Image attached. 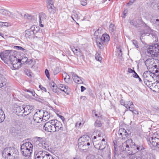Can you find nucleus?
<instances>
[{"label": "nucleus", "mask_w": 159, "mask_h": 159, "mask_svg": "<svg viewBox=\"0 0 159 159\" xmlns=\"http://www.w3.org/2000/svg\"><path fill=\"white\" fill-rule=\"evenodd\" d=\"M130 148L134 151L131 153L133 155L143 149L142 145H139L134 143H133L131 139L127 140L126 142L123 143L121 147L123 150L126 151H129Z\"/></svg>", "instance_id": "nucleus-1"}, {"label": "nucleus", "mask_w": 159, "mask_h": 159, "mask_svg": "<svg viewBox=\"0 0 159 159\" xmlns=\"http://www.w3.org/2000/svg\"><path fill=\"white\" fill-rule=\"evenodd\" d=\"M33 145L30 142H26L24 143L20 148L21 153L25 157L30 156L33 151Z\"/></svg>", "instance_id": "nucleus-2"}, {"label": "nucleus", "mask_w": 159, "mask_h": 159, "mask_svg": "<svg viewBox=\"0 0 159 159\" xmlns=\"http://www.w3.org/2000/svg\"><path fill=\"white\" fill-rule=\"evenodd\" d=\"M89 139V138L87 135L81 136L79 139L78 145L80 150H84L89 148L88 146L90 145Z\"/></svg>", "instance_id": "nucleus-3"}, {"label": "nucleus", "mask_w": 159, "mask_h": 159, "mask_svg": "<svg viewBox=\"0 0 159 159\" xmlns=\"http://www.w3.org/2000/svg\"><path fill=\"white\" fill-rule=\"evenodd\" d=\"M159 53V45L158 44L150 46L147 49V54L152 57H157Z\"/></svg>", "instance_id": "nucleus-4"}, {"label": "nucleus", "mask_w": 159, "mask_h": 159, "mask_svg": "<svg viewBox=\"0 0 159 159\" xmlns=\"http://www.w3.org/2000/svg\"><path fill=\"white\" fill-rule=\"evenodd\" d=\"M58 120H53L47 122L43 125L44 129L47 131L52 132H54L56 128V125Z\"/></svg>", "instance_id": "nucleus-5"}, {"label": "nucleus", "mask_w": 159, "mask_h": 159, "mask_svg": "<svg viewBox=\"0 0 159 159\" xmlns=\"http://www.w3.org/2000/svg\"><path fill=\"white\" fill-rule=\"evenodd\" d=\"M35 159H54L52 156L46 151H40L36 154Z\"/></svg>", "instance_id": "nucleus-6"}, {"label": "nucleus", "mask_w": 159, "mask_h": 159, "mask_svg": "<svg viewBox=\"0 0 159 159\" xmlns=\"http://www.w3.org/2000/svg\"><path fill=\"white\" fill-rule=\"evenodd\" d=\"M9 60L11 61L13 67L15 69L20 68V62L19 59H18L15 55V53L13 52V54L10 55Z\"/></svg>", "instance_id": "nucleus-7"}, {"label": "nucleus", "mask_w": 159, "mask_h": 159, "mask_svg": "<svg viewBox=\"0 0 159 159\" xmlns=\"http://www.w3.org/2000/svg\"><path fill=\"white\" fill-rule=\"evenodd\" d=\"M106 143L105 139L103 138L100 141H94L93 140V143L96 148L100 150H102L105 148L106 147Z\"/></svg>", "instance_id": "nucleus-8"}, {"label": "nucleus", "mask_w": 159, "mask_h": 159, "mask_svg": "<svg viewBox=\"0 0 159 159\" xmlns=\"http://www.w3.org/2000/svg\"><path fill=\"white\" fill-rule=\"evenodd\" d=\"M13 54V51L6 50L2 52L0 54V56L2 60L5 62L9 60L10 55Z\"/></svg>", "instance_id": "nucleus-9"}, {"label": "nucleus", "mask_w": 159, "mask_h": 159, "mask_svg": "<svg viewBox=\"0 0 159 159\" xmlns=\"http://www.w3.org/2000/svg\"><path fill=\"white\" fill-rule=\"evenodd\" d=\"M150 140L153 146L159 147V132L157 131L154 133L152 136L150 138Z\"/></svg>", "instance_id": "nucleus-10"}, {"label": "nucleus", "mask_w": 159, "mask_h": 159, "mask_svg": "<svg viewBox=\"0 0 159 159\" xmlns=\"http://www.w3.org/2000/svg\"><path fill=\"white\" fill-rule=\"evenodd\" d=\"M41 112V111L36 112L34 114L33 117V120L38 124L40 123L43 119Z\"/></svg>", "instance_id": "nucleus-11"}, {"label": "nucleus", "mask_w": 159, "mask_h": 159, "mask_svg": "<svg viewBox=\"0 0 159 159\" xmlns=\"http://www.w3.org/2000/svg\"><path fill=\"white\" fill-rule=\"evenodd\" d=\"M118 134L119 138H121L122 139H125L129 136V134L127 131L124 128L119 129Z\"/></svg>", "instance_id": "nucleus-12"}, {"label": "nucleus", "mask_w": 159, "mask_h": 159, "mask_svg": "<svg viewBox=\"0 0 159 159\" xmlns=\"http://www.w3.org/2000/svg\"><path fill=\"white\" fill-rule=\"evenodd\" d=\"M23 116H25L29 114L33 109L34 107L32 106L26 105L23 106Z\"/></svg>", "instance_id": "nucleus-13"}, {"label": "nucleus", "mask_w": 159, "mask_h": 159, "mask_svg": "<svg viewBox=\"0 0 159 159\" xmlns=\"http://www.w3.org/2000/svg\"><path fill=\"white\" fill-rule=\"evenodd\" d=\"M39 141L40 142L39 143V145H42L43 148L46 150H48L49 149V145L48 142L45 141V139L44 138H38Z\"/></svg>", "instance_id": "nucleus-14"}, {"label": "nucleus", "mask_w": 159, "mask_h": 159, "mask_svg": "<svg viewBox=\"0 0 159 159\" xmlns=\"http://www.w3.org/2000/svg\"><path fill=\"white\" fill-rule=\"evenodd\" d=\"M39 26L41 27L44 26L43 24L46 20V16L43 13H40L39 14Z\"/></svg>", "instance_id": "nucleus-15"}, {"label": "nucleus", "mask_w": 159, "mask_h": 159, "mask_svg": "<svg viewBox=\"0 0 159 159\" xmlns=\"http://www.w3.org/2000/svg\"><path fill=\"white\" fill-rule=\"evenodd\" d=\"M70 74L72 75L73 80L75 83L78 84H81L83 83V79L79 77L75 73L71 72Z\"/></svg>", "instance_id": "nucleus-16"}, {"label": "nucleus", "mask_w": 159, "mask_h": 159, "mask_svg": "<svg viewBox=\"0 0 159 159\" xmlns=\"http://www.w3.org/2000/svg\"><path fill=\"white\" fill-rule=\"evenodd\" d=\"M143 80L145 84H147V82H150V78L152 77L150 72L146 71L144 72L143 75Z\"/></svg>", "instance_id": "nucleus-17"}, {"label": "nucleus", "mask_w": 159, "mask_h": 159, "mask_svg": "<svg viewBox=\"0 0 159 159\" xmlns=\"http://www.w3.org/2000/svg\"><path fill=\"white\" fill-rule=\"evenodd\" d=\"M38 30V28L35 25H33L31 28L30 31H26V36H30L32 34L37 32Z\"/></svg>", "instance_id": "nucleus-18"}, {"label": "nucleus", "mask_w": 159, "mask_h": 159, "mask_svg": "<svg viewBox=\"0 0 159 159\" xmlns=\"http://www.w3.org/2000/svg\"><path fill=\"white\" fill-rule=\"evenodd\" d=\"M58 88L67 94H68L70 91V89L68 86L62 84H59L57 86Z\"/></svg>", "instance_id": "nucleus-19"}, {"label": "nucleus", "mask_w": 159, "mask_h": 159, "mask_svg": "<svg viewBox=\"0 0 159 159\" xmlns=\"http://www.w3.org/2000/svg\"><path fill=\"white\" fill-rule=\"evenodd\" d=\"M24 109L23 106H18L16 107L14 110V112L18 116H23V110Z\"/></svg>", "instance_id": "nucleus-20"}, {"label": "nucleus", "mask_w": 159, "mask_h": 159, "mask_svg": "<svg viewBox=\"0 0 159 159\" xmlns=\"http://www.w3.org/2000/svg\"><path fill=\"white\" fill-rule=\"evenodd\" d=\"M134 105L131 101H128L125 102V107L132 112H134Z\"/></svg>", "instance_id": "nucleus-21"}, {"label": "nucleus", "mask_w": 159, "mask_h": 159, "mask_svg": "<svg viewBox=\"0 0 159 159\" xmlns=\"http://www.w3.org/2000/svg\"><path fill=\"white\" fill-rule=\"evenodd\" d=\"M56 128L55 130V132L58 131L61 132L63 131L64 128L63 127V125L59 121H57V123L56 124Z\"/></svg>", "instance_id": "nucleus-22"}, {"label": "nucleus", "mask_w": 159, "mask_h": 159, "mask_svg": "<svg viewBox=\"0 0 159 159\" xmlns=\"http://www.w3.org/2000/svg\"><path fill=\"white\" fill-rule=\"evenodd\" d=\"M51 2L50 0L48 1L47 7L50 13H54L55 12V8Z\"/></svg>", "instance_id": "nucleus-23"}, {"label": "nucleus", "mask_w": 159, "mask_h": 159, "mask_svg": "<svg viewBox=\"0 0 159 159\" xmlns=\"http://www.w3.org/2000/svg\"><path fill=\"white\" fill-rule=\"evenodd\" d=\"M81 16V14L79 13L78 11L73 10L71 16V17L74 20H75V19L76 20L80 19Z\"/></svg>", "instance_id": "nucleus-24"}, {"label": "nucleus", "mask_w": 159, "mask_h": 159, "mask_svg": "<svg viewBox=\"0 0 159 159\" xmlns=\"http://www.w3.org/2000/svg\"><path fill=\"white\" fill-rule=\"evenodd\" d=\"M7 84V80L0 74V88L5 86Z\"/></svg>", "instance_id": "nucleus-25"}, {"label": "nucleus", "mask_w": 159, "mask_h": 159, "mask_svg": "<svg viewBox=\"0 0 159 159\" xmlns=\"http://www.w3.org/2000/svg\"><path fill=\"white\" fill-rule=\"evenodd\" d=\"M11 149L10 148H5L2 152L3 157H7L11 156Z\"/></svg>", "instance_id": "nucleus-26"}, {"label": "nucleus", "mask_w": 159, "mask_h": 159, "mask_svg": "<svg viewBox=\"0 0 159 159\" xmlns=\"http://www.w3.org/2000/svg\"><path fill=\"white\" fill-rule=\"evenodd\" d=\"M101 39H102L104 43L106 44L110 40V37L108 34H105L102 35Z\"/></svg>", "instance_id": "nucleus-27"}, {"label": "nucleus", "mask_w": 159, "mask_h": 159, "mask_svg": "<svg viewBox=\"0 0 159 159\" xmlns=\"http://www.w3.org/2000/svg\"><path fill=\"white\" fill-rule=\"evenodd\" d=\"M38 124L36 121L33 120H30L29 122L28 125L29 127L32 129H36L38 127Z\"/></svg>", "instance_id": "nucleus-28"}, {"label": "nucleus", "mask_w": 159, "mask_h": 159, "mask_svg": "<svg viewBox=\"0 0 159 159\" xmlns=\"http://www.w3.org/2000/svg\"><path fill=\"white\" fill-rule=\"evenodd\" d=\"M97 45L100 49L103 48V44L104 42L101 39V38H97L96 39Z\"/></svg>", "instance_id": "nucleus-29"}, {"label": "nucleus", "mask_w": 159, "mask_h": 159, "mask_svg": "<svg viewBox=\"0 0 159 159\" xmlns=\"http://www.w3.org/2000/svg\"><path fill=\"white\" fill-rule=\"evenodd\" d=\"M65 77L64 78V80L66 82L69 84H71L73 83L72 80L70 78V76L66 74H65Z\"/></svg>", "instance_id": "nucleus-30"}, {"label": "nucleus", "mask_w": 159, "mask_h": 159, "mask_svg": "<svg viewBox=\"0 0 159 159\" xmlns=\"http://www.w3.org/2000/svg\"><path fill=\"white\" fill-rule=\"evenodd\" d=\"M41 114L43 118V119L45 120H47L50 118V115L48 114L47 112H43V111H41Z\"/></svg>", "instance_id": "nucleus-31"}, {"label": "nucleus", "mask_w": 159, "mask_h": 159, "mask_svg": "<svg viewBox=\"0 0 159 159\" xmlns=\"http://www.w3.org/2000/svg\"><path fill=\"white\" fill-rule=\"evenodd\" d=\"M153 60L152 59H148L145 61V64L147 67L152 66L153 63Z\"/></svg>", "instance_id": "nucleus-32"}, {"label": "nucleus", "mask_w": 159, "mask_h": 159, "mask_svg": "<svg viewBox=\"0 0 159 159\" xmlns=\"http://www.w3.org/2000/svg\"><path fill=\"white\" fill-rule=\"evenodd\" d=\"M71 49L73 52L77 55H80V49L77 47L75 48L72 47Z\"/></svg>", "instance_id": "nucleus-33"}, {"label": "nucleus", "mask_w": 159, "mask_h": 159, "mask_svg": "<svg viewBox=\"0 0 159 159\" xmlns=\"http://www.w3.org/2000/svg\"><path fill=\"white\" fill-rule=\"evenodd\" d=\"M5 118V116L3 110L0 108V123L3 122Z\"/></svg>", "instance_id": "nucleus-34"}, {"label": "nucleus", "mask_w": 159, "mask_h": 159, "mask_svg": "<svg viewBox=\"0 0 159 159\" xmlns=\"http://www.w3.org/2000/svg\"><path fill=\"white\" fill-rule=\"evenodd\" d=\"M24 90L25 92H27L29 93V94L33 96H35V93L34 91V90L33 89H24Z\"/></svg>", "instance_id": "nucleus-35"}, {"label": "nucleus", "mask_w": 159, "mask_h": 159, "mask_svg": "<svg viewBox=\"0 0 159 159\" xmlns=\"http://www.w3.org/2000/svg\"><path fill=\"white\" fill-rule=\"evenodd\" d=\"M116 27L113 24H110L109 27V31L111 33H114L115 32Z\"/></svg>", "instance_id": "nucleus-36"}, {"label": "nucleus", "mask_w": 159, "mask_h": 159, "mask_svg": "<svg viewBox=\"0 0 159 159\" xmlns=\"http://www.w3.org/2000/svg\"><path fill=\"white\" fill-rule=\"evenodd\" d=\"M152 23L155 25L159 26V19H152L150 20Z\"/></svg>", "instance_id": "nucleus-37"}, {"label": "nucleus", "mask_w": 159, "mask_h": 159, "mask_svg": "<svg viewBox=\"0 0 159 159\" xmlns=\"http://www.w3.org/2000/svg\"><path fill=\"white\" fill-rule=\"evenodd\" d=\"M51 85L52 86L51 88L52 90L54 92H57V86L56 84L54 82H52L51 83Z\"/></svg>", "instance_id": "nucleus-38"}, {"label": "nucleus", "mask_w": 159, "mask_h": 159, "mask_svg": "<svg viewBox=\"0 0 159 159\" xmlns=\"http://www.w3.org/2000/svg\"><path fill=\"white\" fill-rule=\"evenodd\" d=\"M122 52L121 50L120 49H118L117 50V53L116 54V56L118 57L120 59H122Z\"/></svg>", "instance_id": "nucleus-39"}, {"label": "nucleus", "mask_w": 159, "mask_h": 159, "mask_svg": "<svg viewBox=\"0 0 159 159\" xmlns=\"http://www.w3.org/2000/svg\"><path fill=\"white\" fill-rule=\"evenodd\" d=\"M100 120L97 119L94 125L96 127H100L102 126V124L100 121Z\"/></svg>", "instance_id": "nucleus-40"}, {"label": "nucleus", "mask_w": 159, "mask_h": 159, "mask_svg": "<svg viewBox=\"0 0 159 159\" xmlns=\"http://www.w3.org/2000/svg\"><path fill=\"white\" fill-rule=\"evenodd\" d=\"M14 48L16 50L23 51L24 52H26V49H25L20 46H15L14 47Z\"/></svg>", "instance_id": "nucleus-41"}, {"label": "nucleus", "mask_w": 159, "mask_h": 159, "mask_svg": "<svg viewBox=\"0 0 159 159\" xmlns=\"http://www.w3.org/2000/svg\"><path fill=\"white\" fill-rule=\"evenodd\" d=\"M28 60V58L26 57H23L21 59H19V62H20V64H21V62H22L23 64L25 63Z\"/></svg>", "instance_id": "nucleus-42"}, {"label": "nucleus", "mask_w": 159, "mask_h": 159, "mask_svg": "<svg viewBox=\"0 0 159 159\" xmlns=\"http://www.w3.org/2000/svg\"><path fill=\"white\" fill-rule=\"evenodd\" d=\"M0 13L4 15L7 16L10 13V12L7 10L1 9L0 10Z\"/></svg>", "instance_id": "nucleus-43"}, {"label": "nucleus", "mask_w": 159, "mask_h": 159, "mask_svg": "<svg viewBox=\"0 0 159 159\" xmlns=\"http://www.w3.org/2000/svg\"><path fill=\"white\" fill-rule=\"evenodd\" d=\"M95 58L97 61L100 62L102 60V58L99 56V54L98 52L95 55Z\"/></svg>", "instance_id": "nucleus-44"}, {"label": "nucleus", "mask_w": 159, "mask_h": 159, "mask_svg": "<svg viewBox=\"0 0 159 159\" xmlns=\"http://www.w3.org/2000/svg\"><path fill=\"white\" fill-rule=\"evenodd\" d=\"M155 90L154 91L156 92H159V83H156V84L154 86Z\"/></svg>", "instance_id": "nucleus-45"}, {"label": "nucleus", "mask_w": 159, "mask_h": 159, "mask_svg": "<svg viewBox=\"0 0 159 159\" xmlns=\"http://www.w3.org/2000/svg\"><path fill=\"white\" fill-rule=\"evenodd\" d=\"M100 34L98 32V30L96 31L94 34V37L96 39H97V38H100V36H99V35Z\"/></svg>", "instance_id": "nucleus-46"}, {"label": "nucleus", "mask_w": 159, "mask_h": 159, "mask_svg": "<svg viewBox=\"0 0 159 159\" xmlns=\"http://www.w3.org/2000/svg\"><path fill=\"white\" fill-rule=\"evenodd\" d=\"M60 71L59 69V68L58 67H56L55 69H54L53 71V73L54 75H56L58 74Z\"/></svg>", "instance_id": "nucleus-47"}, {"label": "nucleus", "mask_w": 159, "mask_h": 159, "mask_svg": "<svg viewBox=\"0 0 159 159\" xmlns=\"http://www.w3.org/2000/svg\"><path fill=\"white\" fill-rule=\"evenodd\" d=\"M133 44L135 46V47L137 48H138L139 46L138 45V43H137V42L136 40H134L132 41Z\"/></svg>", "instance_id": "nucleus-48"}, {"label": "nucleus", "mask_w": 159, "mask_h": 159, "mask_svg": "<svg viewBox=\"0 0 159 159\" xmlns=\"http://www.w3.org/2000/svg\"><path fill=\"white\" fill-rule=\"evenodd\" d=\"M86 159H96V158L93 155H90L88 156Z\"/></svg>", "instance_id": "nucleus-49"}, {"label": "nucleus", "mask_w": 159, "mask_h": 159, "mask_svg": "<svg viewBox=\"0 0 159 159\" xmlns=\"http://www.w3.org/2000/svg\"><path fill=\"white\" fill-rule=\"evenodd\" d=\"M45 73L47 77L49 79L50 78V76L48 70L47 69H46L45 71Z\"/></svg>", "instance_id": "nucleus-50"}, {"label": "nucleus", "mask_w": 159, "mask_h": 159, "mask_svg": "<svg viewBox=\"0 0 159 159\" xmlns=\"http://www.w3.org/2000/svg\"><path fill=\"white\" fill-rule=\"evenodd\" d=\"M87 4V1L86 0H82L81 2V4L82 6H85Z\"/></svg>", "instance_id": "nucleus-51"}, {"label": "nucleus", "mask_w": 159, "mask_h": 159, "mask_svg": "<svg viewBox=\"0 0 159 159\" xmlns=\"http://www.w3.org/2000/svg\"><path fill=\"white\" fill-rule=\"evenodd\" d=\"M3 26H6V27H8V26H10L11 25V24L10 23H8L7 22H3Z\"/></svg>", "instance_id": "nucleus-52"}, {"label": "nucleus", "mask_w": 159, "mask_h": 159, "mask_svg": "<svg viewBox=\"0 0 159 159\" xmlns=\"http://www.w3.org/2000/svg\"><path fill=\"white\" fill-rule=\"evenodd\" d=\"M82 125L81 123L80 122H78L76 124L75 126L76 128H79Z\"/></svg>", "instance_id": "nucleus-53"}, {"label": "nucleus", "mask_w": 159, "mask_h": 159, "mask_svg": "<svg viewBox=\"0 0 159 159\" xmlns=\"http://www.w3.org/2000/svg\"><path fill=\"white\" fill-rule=\"evenodd\" d=\"M134 74H133V77L136 78H138V77H139V76L137 74V73L134 71Z\"/></svg>", "instance_id": "nucleus-54"}, {"label": "nucleus", "mask_w": 159, "mask_h": 159, "mask_svg": "<svg viewBox=\"0 0 159 159\" xmlns=\"http://www.w3.org/2000/svg\"><path fill=\"white\" fill-rule=\"evenodd\" d=\"M127 10H125L123 12V16H122V18H125L126 16V14H127Z\"/></svg>", "instance_id": "nucleus-55"}, {"label": "nucleus", "mask_w": 159, "mask_h": 159, "mask_svg": "<svg viewBox=\"0 0 159 159\" xmlns=\"http://www.w3.org/2000/svg\"><path fill=\"white\" fill-rule=\"evenodd\" d=\"M39 88H40V89H41L43 91H44V92H46V89L45 88L43 87L42 85H40L39 86Z\"/></svg>", "instance_id": "nucleus-56"}, {"label": "nucleus", "mask_w": 159, "mask_h": 159, "mask_svg": "<svg viewBox=\"0 0 159 159\" xmlns=\"http://www.w3.org/2000/svg\"><path fill=\"white\" fill-rule=\"evenodd\" d=\"M134 70H132L130 68H129L128 69V72L129 73H132L134 72Z\"/></svg>", "instance_id": "nucleus-57"}, {"label": "nucleus", "mask_w": 159, "mask_h": 159, "mask_svg": "<svg viewBox=\"0 0 159 159\" xmlns=\"http://www.w3.org/2000/svg\"><path fill=\"white\" fill-rule=\"evenodd\" d=\"M131 159H141L140 157H135L134 156H133L131 158Z\"/></svg>", "instance_id": "nucleus-58"}, {"label": "nucleus", "mask_w": 159, "mask_h": 159, "mask_svg": "<svg viewBox=\"0 0 159 159\" xmlns=\"http://www.w3.org/2000/svg\"><path fill=\"white\" fill-rule=\"evenodd\" d=\"M120 103L121 105H123L125 107V102L123 100H121L120 101Z\"/></svg>", "instance_id": "nucleus-59"}, {"label": "nucleus", "mask_w": 159, "mask_h": 159, "mask_svg": "<svg viewBox=\"0 0 159 159\" xmlns=\"http://www.w3.org/2000/svg\"><path fill=\"white\" fill-rule=\"evenodd\" d=\"M80 88L81 91V92H83L84 90H85L86 89L85 88L82 86H81Z\"/></svg>", "instance_id": "nucleus-60"}, {"label": "nucleus", "mask_w": 159, "mask_h": 159, "mask_svg": "<svg viewBox=\"0 0 159 159\" xmlns=\"http://www.w3.org/2000/svg\"><path fill=\"white\" fill-rule=\"evenodd\" d=\"M94 115H95V116L98 117V119L100 120V119H101L102 117L100 116H98V115L96 113H95Z\"/></svg>", "instance_id": "nucleus-61"}, {"label": "nucleus", "mask_w": 159, "mask_h": 159, "mask_svg": "<svg viewBox=\"0 0 159 159\" xmlns=\"http://www.w3.org/2000/svg\"><path fill=\"white\" fill-rule=\"evenodd\" d=\"M132 112L135 114L138 115L139 114L138 111L135 110L134 109V112Z\"/></svg>", "instance_id": "nucleus-62"}, {"label": "nucleus", "mask_w": 159, "mask_h": 159, "mask_svg": "<svg viewBox=\"0 0 159 159\" xmlns=\"http://www.w3.org/2000/svg\"><path fill=\"white\" fill-rule=\"evenodd\" d=\"M135 1L134 0H130V1L128 3V4H132Z\"/></svg>", "instance_id": "nucleus-63"}, {"label": "nucleus", "mask_w": 159, "mask_h": 159, "mask_svg": "<svg viewBox=\"0 0 159 159\" xmlns=\"http://www.w3.org/2000/svg\"><path fill=\"white\" fill-rule=\"evenodd\" d=\"M59 117L62 120L64 121V120L65 118L64 117L62 116H60Z\"/></svg>", "instance_id": "nucleus-64"}]
</instances>
